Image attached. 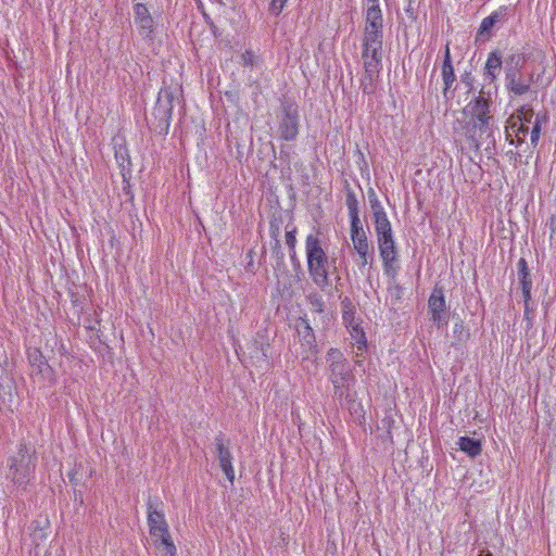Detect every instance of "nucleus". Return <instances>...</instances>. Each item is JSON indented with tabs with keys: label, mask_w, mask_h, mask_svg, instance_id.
Returning a JSON list of instances; mask_svg holds the SVG:
<instances>
[{
	"label": "nucleus",
	"mask_w": 556,
	"mask_h": 556,
	"mask_svg": "<svg viewBox=\"0 0 556 556\" xmlns=\"http://www.w3.org/2000/svg\"><path fill=\"white\" fill-rule=\"evenodd\" d=\"M492 99L490 91L482 87L463 109V119L458 118L454 123V132L467 137L471 143L479 149L480 143L477 132L480 136L484 132H491L494 126V116L492 114Z\"/></svg>",
	"instance_id": "nucleus-1"
},
{
	"label": "nucleus",
	"mask_w": 556,
	"mask_h": 556,
	"mask_svg": "<svg viewBox=\"0 0 556 556\" xmlns=\"http://www.w3.org/2000/svg\"><path fill=\"white\" fill-rule=\"evenodd\" d=\"M307 271L315 286L324 290L331 286L329 256L318 235L308 233L305 238Z\"/></svg>",
	"instance_id": "nucleus-2"
},
{
	"label": "nucleus",
	"mask_w": 556,
	"mask_h": 556,
	"mask_svg": "<svg viewBox=\"0 0 556 556\" xmlns=\"http://www.w3.org/2000/svg\"><path fill=\"white\" fill-rule=\"evenodd\" d=\"M37 456L34 450L25 443L17 445V452L7 460L5 479L15 488L25 489L34 479Z\"/></svg>",
	"instance_id": "nucleus-3"
},
{
	"label": "nucleus",
	"mask_w": 556,
	"mask_h": 556,
	"mask_svg": "<svg viewBox=\"0 0 556 556\" xmlns=\"http://www.w3.org/2000/svg\"><path fill=\"white\" fill-rule=\"evenodd\" d=\"M299 129L300 114L298 105L289 101L283 102L278 115L279 137L286 141H294L298 138Z\"/></svg>",
	"instance_id": "nucleus-4"
},
{
	"label": "nucleus",
	"mask_w": 556,
	"mask_h": 556,
	"mask_svg": "<svg viewBox=\"0 0 556 556\" xmlns=\"http://www.w3.org/2000/svg\"><path fill=\"white\" fill-rule=\"evenodd\" d=\"M508 62L511 65H507L505 68V87L515 96H523L530 90L531 86V78H525L520 71V64L523 60L520 55L513 54L507 60Z\"/></svg>",
	"instance_id": "nucleus-5"
},
{
	"label": "nucleus",
	"mask_w": 556,
	"mask_h": 556,
	"mask_svg": "<svg viewBox=\"0 0 556 556\" xmlns=\"http://www.w3.org/2000/svg\"><path fill=\"white\" fill-rule=\"evenodd\" d=\"M175 94L172 88L164 87L160 90L153 115L157 119V128L160 134H167L174 110Z\"/></svg>",
	"instance_id": "nucleus-6"
},
{
	"label": "nucleus",
	"mask_w": 556,
	"mask_h": 556,
	"mask_svg": "<svg viewBox=\"0 0 556 556\" xmlns=\"http://www.w3.org/2000/svg\"><path fill=\"white\" fill-rule=\"evenodd\" d=\"M162 502L157 497H149L147 502L148 525L150 535L154 540V544H159V538L169 533L168 525L165 520L164 513L160 509Z\"/></svg>",
	"instance_id": "nucleus-7"
},
{
	"label": "nucleus",
	"mask_w": 556,
	"mask_h": 556,
	"mask_svg": "<svg viewBox=\"0 0 556 556\" xmlns=\"http://www.w3.org/2000/svg\"><path fill=\"white\" fill-rule=\"evenodd\" d=\"M428 309L431 314V320L438 328H442L448 323V312L444 291L442 287L435 286L428 300Z\"/></svg>",
	"instance_id": "nucleus-8"
},
{
	"label": "nucleus",
	"mask_w": 556,
	"mask_h": 556,
	"mask_svg": "<svg viewBox=\"0 0 556 556\" xmlns=\"http://www.w3.org/2000/svg\"><path fill=\"white\" fill-rule=\"evenodd\" d=\"M329 370V380L334 388V395L340 400L348 399L350 382L354 380L350 364L337 365Z\"/></svg>",
	"instance_id": "nucleus-9"
},
{
	"label": "nucleus",
	"mask_w": 556,
	"mask_h": 556,
	"mask_svg": "<svg viewBox=\"0 0 556 556\" xmlns=\"http://www.w3.org/2000/svg\"><path fill=\"white\" fill-rule=\"evenodd\" d=\"M379 254L382 261L383 274L390 283L396 281L400 271L399 253L394 242L378 245Z\"/></svg>",
	"instance_id": "nucleus-10"
},
{
	"label": "nucleus",
	"mask_w": 556,
	"mask_h": 556,
	"mask_svg": "<svg viewBox=\"0 0 556 556\" xmlns=\"http://www.w3.org/2000/svg\"><path fill=\"white\" fill-rule=\"evenodd\" d=\"M441 76L443 80L442 94L447 101L454 98L455 88L453 87L456 81V75L452 62V55L450 50V43L447 42L444 47L443 62L441 66Z\"/></svg>",
	"instance_id": "nucleus-11"
},
{
	"label": "nucleus",
	"mask_w": 556,
	"mask_h": 556,
	"mask_svg": "<svg viewBox=\"0 0 556 556\" xmlns=\"http://www.w3.org/2000/svg\"><path fill=\"white\" fill-rule=\"evenodd\" d=\"M511 13V9L507 5H502L494 12H492L489 16L484 17L481 21L479 26L476 41H485L490 37L491 29L496 24H502L507 21L508 16Z\"/></svg>",
	"instance_id": "nucleus-12"
},
{
	"label": "nucleus",
	"mask_w": 556,
	"mask_h": 556,
	"mask_svg": "<svg viewBox=\"0 0 556 556\" xmlns=\"http://www.w3.org/2000/svg\"><path fill=\"white\" fill-rule=\"evenodd\" d=\"M517 276H518V282L521 288L522 298H523L525 315L528 317L531 312L530 302L532 300V298H531L532 279H531V274H530V268L528 266V262L523 257L519 258V261L517 262Z\"/></svg>",
	"instance_id": "nucleus-13"
},
{
	"label": "nucleus",
	"mask_w": 556,
	"mask_h": 556,
	"mask_svg": "<svg viewBox=\"0 0 556 556\" xmlns=\"http://www.w3.org/2000/svg\"><path fill=\"white\" fill-rule=\"evenodd\" d=\"M214 446L216 452V457L218 459L220 469L225 473L226 478L229 482H233L235 480V469L232 466V454L229 450L228 444L225 443L224 437L222 434L217 435L214 439Z\"/></svg>",
	"instance_id": "nucleus-14"
},
{
	"label": "nucleus",
	"mask_w": 556,
	"mask_h": 556,
	"mask_svg": "<svg viewBox=\"0 0 556 556\" xmlns=\"http://www.w3.org/2000/svg\"><path fill=\"white\" fill-rule=\"evenodd\" d=\"M364 65V78L362 80L363 91L372 92V83L379 77L382 71V58L362 54Z\"/></svg>",
	"instance_id": "nucleus-15"
},
{
	"label": "nucleus",
	"mask_w": 556,
	"mask_h": 556,
	"mask_svg": "<svg viewBox=\"0 0 556 556\" xmlns=\"http://www.w3.org/2000/svg\"><path fill=\"white\" fill-rule=\"evenodd\" d=\"M342 318H343L345 327L349 330L352 339L357 344V350L359 352H364L367 349V338L364 332V329L361 327L359 323L355 319L354 312L344 309Z\"/></svg>",
	"instance_id": "nucleus-16"
},
{
	"label": "nucleus",
	"mask_w": 556,
	"mask_h": 556,
	"mask_svg": "<svg viewBox=\"0 0 556 556\" xmlns=\"http://www.w3.org/2000/svg\"><path fill=\"white\" fill-rule=\"evenodd\" d=\"M295 330L300 338V342L302 346L306 350V352L316 353L317 343L315 333L306 316L299 317V319L295 323Z\"/></svg>",
	"instance_id": "nucleus-17"
},
{
	"label": "nucleus",
	"mask_w": 556,
	"mask_h": 556,
	"mask_svg": "<svg viewBox=\"0 0 556 556\" xmlns=\"http://www.w3.org/2000/svg\"><path fill=\"white\" fill-rule=\"evenodd\" d=\"M502 55L498 51H492L489 53L484 71H483V80L485 84H493L502 68Z\"/></svg>",
	"instance_id": "nucleus-18"
},
{
	"label": "nucleus",
	"mask_w": 556,
	"mask_h": 556,
	"mask_svg": "<svg viewBox=\"0 0 556 556\" xmlns=\"http://www.w3.org/2000/svg\"><path fill=\"white\" fill-rule=\"evenodd\" d=\"M351 240L355 252L364 249H370L367 235L361 220L351 223Z\"/></svg>",
	"instance_id": "nucleus-19"
},
{
	"label": "nucleus",
	"mask_w": 556,
	"mask_h": 556,
	"mask_svg": "<svg viewBox=\"0 0 556 556\" xmlns=\"http://www.w3.org/2000/svg\"><path fill=\"white\" fill-rule=\"evenodd\" d=\"M364 29L383 30V15L380 7L365 8Z\"/></svg>",
	"instance_id": "nucleus-20"
},
{
	"label": "nucleus",
	"mask_w": 556,
	"mask_h": 556,
	"mask_svg": "<svg viewBox=\"0 0 556 556\" xmlns=\"http://www.w3.org/2000/svg\"><path fill=\"white\" fill-rule=\"evenodd\" d=\"M458 447L460 451L466 453L469 457L475 458L482 452V444L480 440H476L469 437H460L458 439Z\"/></svg>",
	"instance_id": "nucleus-21"
},
{
	"label": "nucleus",
	"mask_w": 556,
	"mask_h": 556,
	"mask_svg": "<svg viewBox=\"0 0 556 556\" xmlns=\"http://www.w3.org/2000/svg\"><path fill=\"white\" fill-rule=\"evenodd\" d=\"M345 205L349 211L350 222H359V212H358V200L356 198L355 192L352 189L346 191Z\"/></svg>",
	"instance_id": "nucleus-22"
},
{
	"label": "nucleus",
	"mask_w": 556,
	"mask_h": 556,
	"mask_svg": "<svg viewBox=\"0 0 556 556\" xmlns=\"http://www.w3.org/2000/svg\"><path fill=\"white\" fill-rule=\"evenodd\" d=\"M383 46V30L364 29L362 47Z\"/></svg>",
	"instance_id": "nucleus-23"
},
{
	"label": "nucleus",
	"mask_w": 556,
	"mask_h": 556,
	"mask_svg": "<svg viewBox=\"0 0 556 556\" xmlns=\"http://www.w3.org/2000/svg\"><path fill=\"white\" fill-rule=\"evenodd\" d=\"M28 359L33 370L36 371L37 374H42L43 369L48 367V363L45 356L37 349L28 352Z\"/></svg>",
	"instance_id": "nucleus-24"
},
{
	"label": "nucleus",
	"mask_w": 556,
	"mask_h": 556,
	"mask_svg": "<svg viewBox=\"0 0 556 556\" xmlns=\"http://www.w3.org/2000/svg\"><path fill=\"white\" fill-rule=\"evenodd\" d=\"M306 302L311 306V309L315 313L321 314L325 311V302L323 295L316 291L309 292L305 296Z\"/></svg>",
	"instance_id": "nucleus-25"
},
{
	"label": "nucleus",
	"mask_w": 556,
	"mask_h": 556,
	"mask_svg": "<svg viewBox=\"0 0 556 556\" xmlns=\"http://www.w3.org/2000/svg\"><path fill=\"white\" fill-rule=\"evenodd\" d=\"M161 549L163 556H176V546L172 541L170 534L162 535L159 538V544H155Z\"/></svg>",
	"instance_id": "nucleus-26"
},
{
	"label": "nucleus",
	"mask_w": 556,
	"mask_h": 556,
	"mask_svg": "<svg viewBox=\"0 0 556 556\" xmlns=\"http://www.w3.org/2000/svg\"><path fill=\"white\" fill-rule=\"evenodd\" d=\"M326 362L329 368L337 365L346 364L348 361L343 357L342 352L339 349L331 348L326 354Z\"/></svg>",
	"instance_id": "nucleus-27"
},
{
	"label": "nucleus",
	"mask_w": 556,
	"mask_h": 556,
	"mask_svg": "<svg viewBox=\"0 0 556 556\" xmlns=\"http://www.w3.org/2000/svg\"><path fill=\"white\" fill-rule=\"evenodd\" d=\"M508 123L515 125V131H513V136L515 137L516 146L520 147L526 140V136L529 130L528 126L522 125V123L518 124L515 118H508Z\"/></svg>",
	"instance_id": "nucleus-28"
},
{
	"label": "nucleus",
	"mask_w": 556,
	"mask_h": 556,
	"mask_svg": "<svg viewBox=\"0 0 556 556\" xmlns=\"http://www.w3.org/2000/svg\"><path fill=\"white\" fill-rule=\"evenodd\" d=\"M533 117V110L530 108L522 106L518 112L511 115L509 118H515L518 124L527 126L530 124Z\"/></svg>",
	"instance_id": "nucleus-29"
},
{
	"label": "nucleus",
	"mask_w": 556,
	"mask_h": 556,
	"mask_svg": "<svg viewBox=\"0 0 556 556\" xmlns=\"http://www.w3.org/2000/svg\"><path fill=\"white\" fill-rule=\"evenodd\" d=\"M453 336L458 343H464L469 339V330L464 326L463 321H457L453 327Z\"/></svg>",
	"instance_id": "nucleus-30"
},
{
	"label": "nucleus",
	"mask_w": 556,
	"mask_h": 556,
	"mask_svg": "<svg viewBox=\"0 0 556 556\" xmlns=\"http://www.w3.org/2000/svg\"><path fill=\"white\" fill-rule=\"evenodd\" d=\"M369 204L374 214V219L379 218L380 216H387L381 202L374 191L369 194Z\"/></svg>",
	"instance_id": "nucleus-31"
},
{
	"label": "nucleus",
	"mask_w": 556,
	"mask_h": 556,
	"mask_svg": "<svg viewBox=\"0 0 556 556\" xmlns=\"http://www.w3.org/2000/svg\"><path fill=\"white\" fill-rule=\"evenodd\" d=\"M358 255V268L362 270L367 265H370L374 261V249H364L356 252Z\"/></svg>",
	"instance_id": "nucleus-32"
},
{
	"label": "nucleus",
	"mask_w": 556,
	"mask_h": 556,
	"mask_svg": "<svg viewBox=\"0 0 556 556\" xmlns=\"http://www.w3.org/2000/svg\"><path fill=\"white\" fill-rule=\"evenodd\" d=\"M240 59H241L240 64L242 66L251 67V68H253L254 66H257V62L260 60V58L252 50H245L240 55Z\"/></svg>",
	"instance_id": "nucleus-33"
},
{
	"label": "nucleus",
	"mask_w": 556,
	"mask_h": 556,
	"mask_svg": "<svg viewBox=\"0 0 556 556\" xmlns=\"http://www.w3.org/2000/svg\"><path fill=\"white\" fill-rule=\"evenodd\" d=\"M296 242V227L290 223L286 226V244L289 251L295 250Z\"/></svg>",
	"instance_id": "nucleus-34"
},
{
	"label": "nucleus",
	"mask_w": 556,
	"mask_h": 556,
	"mask_svg": "<svg viewBox=\"0 0 556 556\" xmlns=\"http://www.w3.org/2000/svg\"><path fill=\"white\" fill-rule=\"evenodd\" d=\"M137 24L139 25V34H140V36H142L143 38H151L152 37V34H153V30H154V25H153V18L152 17L146 18L144 21H141V22H137Z\"/></svg>",
	"instance_id": "nucleus-35"
},
{
	"label": "nucleus",
	"mask_w": 556,
	"mask_h": 556,
	"mask_svg": "<svg viewBox=\"0 0 556 556\" xmlns=\"http://www.w3.org/2000/svg\"><path fill=\"white\" fill-rule=\"evenodd\" d=\"M376 235H380L382 232L392 231L391 223L388 216H380L379 218L374 219Z\"/></svg>",
	"instance_id": "nucleus-36"
},
{
	"label": "nucleus",
	"mask_w": 556,
	"mask_h": 556,
	"mask_svg": "<svg viewBox=\"0 0 556 556\" xmlns=\"http://www.w3.org/2000/svg\"><path fill=\"white\" fill-rule=\"evenodd\" d=\"M134 13H135V22H141L146 18L152 17L147 5L143 3H137L134 7Z\"/></svg>",
	"instance_id": "nucleus-37"
},
{
	"label": "nucleus",
	"mask_w": 556,
	"mask_h": 556,
	"mask_svg": "<svg viewBox=\"0 0 556 556\" xmlns=\"http://www.w3.org/2000/svg\"><path fill=\"white\" fill-rule=\"evenodd\" d=\"M287 1L288 0H271L268 8L269 12L275 16H279L283 11Z\"/></svg>",
	"instance_id": "nucleus-38"
},
{
	"label": "nucleus",
	"mask_w": 556,
	"mask_h": 556,
	"mask_svg": "<svg viewBox=\"0 0 556 556\" xmlns=\"http://www.w3.org/2000/svg\"><path fill=\"white\" fill-rule=\"evenodd\" d=\"M362 54H365L367 56L369 54V55H372V56L382 58V55H383L382 46H372V47L365 46V47H362Z\"/></svg>",
	"instance_id": "nucleus-39"
},
{
	"label": "nucleus",
	"mask_w": 556,
	"mask_h": 556,
	"mask_svg": "<svg viewBox=\"0 0 556 556\" xmlns=\"http://www.w3.org/2000/svg\"><path fill=\"white\" fill-rule=\"evenodd\" d=\"M540 135H541V122H540L539 117H536L534 126L531 130V137H530L531 144L533 147H536L539 139H540Z\"/></svg>",
	"instance_id": "nucleus-40"
},
{
	"label": "nucleus",
	"mask_w": 556,
	"mask_h": 556,
	"mask_svg": "<svg viewBox=\"0 0 556 556\" xmlns=\"http://www.w3.org/2000/svg\"><path fill=\"white\" fill-rule=\"evenodd\" d=\"M380 232H381L380 235H377V244L378 245L395 241L394 237H393V231H389V232L380 231Z\"/></svg>",
	"instance_id": "nucleus-41"
},
{
	"label": "nucleus",
	"mask_w": 556,
	"mask_h": 556,
	"mask_svg": "<svg viewBox=\"0 0 556 556\" xmlns=\"http://www.w3.org/2000/svg\"><path fill=\"white\" fill-rule=\"evenodd\" d=\"M513 131H515V125L514 124H509L508 122L506 123V126H505V137H506V140L509 142V144L511 146H516V140L513 136Z\"/></svg>",
	"instance_id": "nucleus-42"
},
{
	"label": "nucleus",
	"mask_w": 556,
	"mask_h": 556,
	"mask_svg": "<svg viewBox=\"0 0 556 556\" xmlns=\"http://www.w3.org/2000/svg\"><path fill=\"white\" fill-rule=\"evenodd\" d=\"M473 77L470 72H465L462 75V83L469 88V91L473 89Z\"/></svg>",
	"instance_id": "nucleus-43"
},
{
	"label": "nucleus",
	"mask_w": 556,
	"mask_h": 556,
	"mask_svg": "<svg viewBox=\"0 0 556 556\" xmlns=\"http://www.w3.org/2000/svg\"><path fill=\"white\" fill-rule=\"evenodd\" d=\"M289 254H290V260H291L292 264L293 265H295V264L300 265V261H299V258L296 256V251L295 250L289 251Z\"/></svg>",
	"instance_id": "nucleus-44"
},
{
	"label": "nucleus",
	"mask_w": 556,
	"mask_h": 556,
	"mask_svg": "<svg viewBox=\"0 0 556 556\" xmlns=\"http://www.w3.org/2000/svg\"><path fill=\"white\" fill-rule=\"evenodd\" d=\"M364 7L365 8L380 7L379 5V0H365L364 1Z\"/></svg>",
	"instance_id": "nucleus-45"
},
{
	"label": "nucleus",
	"mask_w": 556,
	"mask_h": 556,
	"mask_svg": "<svg viewBox=\"0 0 556 556\" xmlns=\"http://www.w3.org/2000/svg\"><path fill=\"white\" fill-rule=\"evenodd\" d=\"M507 155H509V157L515 161H518L521 157V154L519 152H515L513 150L508 151Z\"/></svg>",
	"instance_id": "nucleus-46"
},
{
	"label": "nucleus",
	"mask_w": 556,
	"mask_h": 556,
	"mask_svg": "<svg viewBox=\"0 0 556 556\" xmlns=\"http://www.w3.org/2000/svg\"><path fill=\"white\" fill-rule=\"evenodd\" d=\"M342 305H343V307H344V308H346L349 305H351L350 300H349V299H344V300L342 301Z\"/></svg>",
	"instance_id": "nucleus-47"
},
{
	"label": "nucleus",
	"mask_w": 556,
	"mask_h": 556,
	"mask_svg": "<svg viewBox=\"0 0 556 556\" xmlns=\"http://www.w3.org/2000/svg\"><path fill=\"white\" fill-rule=\"evenodd\" d=\"M273 236H274V237H277V236H278V228H276V230H275V231H273Z\"/></svg>",
	"instance_id": "nucleus-48"
},
{
	"label": "nucleus",
	"mask_w": 556,
	"mask_h": 556,
	"mask_svg": "<svg viewBox=\"0 0 556 556\" xmlns=\"http://www.w3.org/2000/svg\"><path fill=\"white\" fill-rule=\"evenodd\" d=\"M479 556H493L492 553L488 552L485 555L480 554Z\"/></svg>",
	"instance_id": "nucleus-49"
}]
</instances>
